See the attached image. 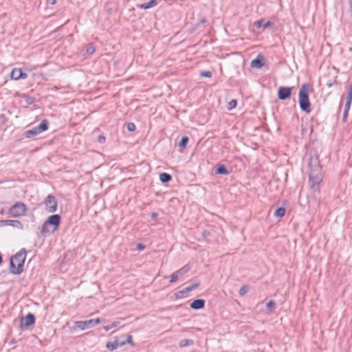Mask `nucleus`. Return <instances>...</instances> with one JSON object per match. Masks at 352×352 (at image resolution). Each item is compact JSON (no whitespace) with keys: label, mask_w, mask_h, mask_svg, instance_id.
Masks as SVG:
<instances>
[{"label":"nucleus","mask_w":352,"mask_h":352,"mask_svg":"<svg viewBox=\"0 0 352 352\" xmlns=\"http://www.w3.org/2000/svg\"><path fill=\"white\" fill-rule=\"evenodd\" d=\"M309 84L303 83L301 85L298 92V103L300 109L306 113H309L311 111V102L309 98Z\"/></svg>","instance_id":"nucleus-3"},{"label":"nucleus","mask_w":352,"mask_h":352,"mask_svg":"<svg viewBox=\"0 0 352 352\" xmlns=\"http://www.w3.org/2000/svg\"><path fill=\"white\" fill-rule=\"evenodd\" d=\"M188 141L189 138L188 136H183L178 144L179 147L182 148H186Z\"/></svg>","instance_id":"nucleus-25"},{"label":"nucleus","mask_w":352,"mask_h":352,"mask_svg":"<svg viewBox=\"0 0 352 352\" xmlns=\"http://www.w3.org/2000/svg\"><path fill=\"white\" fill-rule=\"evenodd\" d=\"M266 307L269 311H272L276 308V303L274 300H270L267 305Z\"/></svg>","instance_id":"nucleus-28"},{"label":"nucleus","mask_w":352,"mask_h":352,"mask_svg":"<svg viewBox=\"0 0 352 352\" xmlns=\"http://www.w3.org/2000/svg\"><path fill=\"white\" fill-rule=\"evenodd\" d=\"M206 22V19L204 18L201 19V23H205Z\"/></svg>","instance_id":"nucleus-48"},{"label":"nucleus","mask_w":352,"mask_h":352,"mask_svg":"<svg viewBox=\"0 0 352 352\" xmlns=\"http://www.w3.org/2000/svg\"><path fill=\"white\" fill-rule=\"evenodd\" d=\"M215 174L217 175H228L229 174V171L228 170L226 166L223 164H219L215 169Z\"/></svg>","instance_id":"nucleus-15"},{"label":"nucleus","mask_w":352,"mask_h":352,"mask_svg":"<svg viewBox=\"0 0 352 352\" xmlns=\"http://www.w3.org/2000/svg\"><path fill=\"white\" fill-rule=\"evenodd\" d=\"M125 344H126L125 339H118L119 347L123 346Z\"/></svg>","instance_id":"nucleus-40"},{"label":"nucleus","mask_w":352,"mask_h":352,"mask_svg":"<svg viewBox=\"0 0 352 352\" xmlns=\"http://www.w3.org/2000/svg\"><path fill=\"white\" fill-rule=\"evenodd\" d=\"M178 276L177 274H176V272H173L170 276V283H175L177 279H178Z\"/></svg>","instance_id":"nucleus-34"},{"label":"nucleus","mask_w":352,"mask_h":352,"mask_svg":"<svg viewBox=\"0 0 352 352\" xmlns=\"http://www.w3.org/2000/svg\"><path fill=\"white\" fill-rule=\"evenodd\" d=\"M158 1L157 0H151L139 6L141 9L147 10L157 6Z\"/></svg>","instance_id":"nucleus-17"},{"label":"nucleus","mask_w":352,"mask_h":352,"mask_svg":"<svg viewBox=\"0 0 352 352\" xmlns=\"http://www.w3.org/2000/svg\"><path fill=\"white\" fill-rule=\"evenodd\" d=\"M106 347L110 350V351H113L114 349H116L117 348L119 347L118 346V338H116L114 341L113 342H107V344H106Z\"/></svg>","instance_id":"nucleus-21"},{"label":"nucleus","mask_w":352,"mask_h":352,"mask_svg":"<svg viewBox=\"0 0 352 352\" xmlns=\"http://www.w3.org/2000/svg\"><path fill=\"white\" fill-rule=\"evenodd\" d=\"M348 113H349V111L344 110L343 118H342V120L344 122H346V118L348 117Z\"/></svg>","instance_id":"nucleus-42"},{"label":"nucleus","mask_w":352,"mask_h":352,"mask_svg":"<svg viewBox=\"0 0 352 352\" xmlns=\"http://www.w3.org/2000/svg\"><path fill=\"white\" fill-rule=\"evenodd\" d=\"M158 214L157 212H153L150 214V217L153 219H155L157 217Z\"/></svg>","instance_id":"nucleus-44"},{"label":"nucleus","mask_w":352,"mask_h":352,"mask_svg":"<svg viewBox=\"0 0 352 352\" xmlns=\"http://www.w3.org/2000/svg\"><path fill=\"white\" fill-rule=\"evenodd\" d=\"M190 265L189 264H186L178 270H177L175 272L177 274L178 277L182 276L184 274H186L190 270Z\"/></svg>","instance_id":"nucleus-19"},{"label":"nucleus","mask_w":352,"mask_h":352,"mask_svg":"<svg viewBox=\"0 0 352 352\" xmlns=\"http://www.w3.org/2000/svg\"><path fill=\"white\" fill-rule=\"evenodd\" d=\"M335 82H336V81H334V82H329V83H328V84H327V86H328L329 87H332V86H333V85Z\"/></svg>","instance_id":"nucleus-46"},{"label":"nucleus","mask_w":352,"mask_h":352,"mask_svg":"<svg viewBox=\"0 0 352 352\" xmlns=\"http://www.w3.org/2000/svg\"><path fill=\"white\" fill-rule=\"evenodd\" d=\"M60 221L61 217L59 214H52L50 216L43 224L41 231V234L45 236L55 232L58 228Z\"/></svg>","instance_id":"nucleus-4"},{"label":"nucleus","mask_w":352,"mask_h":352,"mask_svg":"<svg viewBox=\"0 0 352 352\" xmlns=\"http://www.w3.org/2000/svg\"><path fill=\"white\" fill-rule=\"evenodd\" d=\"M25 101L26 104H32L35 102V98L32 96H25Z\"/></svg>","instance_id":"nucleus-30"},{"label":"nucleus","mask_w":352,"mask_h":352,"mask_svg":"<svg viewBox=\"0 0 352 352\" xmlns=\"http://www.w3.org/2000/svg\"><path fill=\"white\" fill-rule=\"evenodd\" d=\"M28 74L19 68H14L10 73V78L12 80H18L19 79H25Z\"/></svg>","instance_id":"nucleus-11"},{"label":"nucleus","mask_w":352,"mask_h":352,"mask_svg":"<svg viewBox=\"0 0 352 352\" xmlns=\"http://www.w3.org/2000/svg\"><path fill=\"white\" fill-rule=\"evenodd\" d=\"M286 212V210L284 207H279L274 211V216L276 217H283Z\"/></svg>","instance_id":"nucleus-22"},{"label":"nucleus","mask_w":352,"mask_h":352,"mask_svg":"<svg viewBox=\"0 0 352 352\" xmlns=\"http://www.w3.org/2000/svg\"><path fill=\"white\" fill-rule=\"evenodd\" d=\"M10 226L20 230L23 229L22 223L19 220H0V226Z\"/></svg>","instance_id":"nucleus-12"},{"label":"nucleus","mask_w":352,"mask_h":352,"mask_svg":"<svg viewBox=\"0 0 352 352\" xmlns=\"http://www.w3.org/2000/svg\"><path fill=\"white\" fill-rule=\"evenodd\" d=\"M346 98H349V100H352V83L351 84V85L349 88Z\"/></svg>","instance_id":"nucleus-39"},{"label":"nucleus","mask_w":352,"mask_h":352,"mask_svg":"<svg viewBox=\"0 0 352 352\" xmlns=\"http://www.w3.org/2000/svg\"><path fill=\"white\" fill-rule=\"evenodd\" d=\"M190 292L189 289H188V287H185L184 289H182V290H179L177 292L175 293V298L177 299H179V298H182L186 294Z\"/></svg>","instance_id":"nucleus-23"},{"label":"nucleus","mask_w":352,"mask_h":352,"mask_svg":"<svg viewBox=\"0 0 352 352\" xmlns=\"http://www.w3.org/2000/svg\"><path fill=\"white\" fill-rule=\"evenodd\" d=\"M100 322V318H96V319H90L88 320H85V321H82V320L76 321L75 324L80 329L85 330V329L95 327Z\"/></svg>","instance_id":"nucleus-8"},{"label":"nucleus","mask_w":352,"mask_h":352,"mask_svg":"<svg viewBox=\"0 0 352 352\" xmlns=\"http://www.w3.org/2000/svg\"><path fill=\"white\" fill-rule=\"evenodd\" d=\"M292 87H280L278 89L277 97L280 100H285L292 96Z\"/></svg>","instance_id":"nucleus-10"},{"label":"nucleus","mask_w":352,"mask_h":352,"mask_svg":"<svg viewBox=\"0 0 352 352\" xmlns=\"http://www.w3.org/2000/svg\"><path fill=\"white\" fill-rule=\"evenodd\" d=\"M56 3V0H47V5H55Z\"/></svg>","instance_id":"nucleus-43"},{"label":"nucleus","mask_w":352,"mask_h":352,"mask_svg":"<svg viewBox=\"0 0 352 352\" xmlns=\"http://www.w3.org/2000/svg\"><path fill=\"white\" fill-rule=\"evenodd\" d=\"M213 232L214 230L212 228L202 230L201 234L203 239L210 241V237L212 236Z\"/></svg>","instance_id":"nucleus-16"},{"label":"nucleus","mask_w":352,"mask_h":352,"mask_svg":"<svg viewBox=\"0 0 352 352\" xmlns=\"http://www.w3.org/2000/svg\"><path fill=\"white\" fill-rule=\"evenodd\" d=\"M126 344H130L131 345H134L133 342V338L131 335H127L125 338Z\"/></svg>","instance_id":"nucleus-35"},{"label":"nucleus","mask_w":352,"mask_h":352,"mask_svg":"<svg viewBox=\"0 0 352 352\" xmlns=\"http://www.w3.org/2000/svg\"><path fill=\"white\" fill-rule=\"evenodd\" d=\"M265 65V58L263 55L258 54L256 58L251 61L250 65L253 68L260 69Z\"/></svg>","instance_id":"nucleus-13"},{"label":"nucleus","mask_w":352,"mask_h":352,"mask_svg":"<svg viewBox=\"0 0 352 352\" xmlns=\"http://www.w3.org/2000/svg\"><path fill=\"white\" fill-rule=\"evenodd\" d=\"M254 25L256 28H260L262 26H263L265 28L272 26V23L270 21H265L264 19H261V20L255 21Z\"/></svg>","instance_id":"nucleus-18"},{"label":"nucleus","mask_w":352,"mask_h":352,"mask_svg":"<svg viewBox=\"0 0 352 352\" xmlns=\"http://www.w3.org/2000/svg\"><path fill=\"white\" fill-rule=\"evenodd\" d=\"M199 75L201 77L210 78L212 76V73L210 71H201Z\"/></svg>","instance_id":"nucleus-33"},{"label":"nucleus","mask_w":352,"mask_h":352,"mask_svg":"<svg viewBox=\"0 0 352 352\" xmlns=\"http://www.w3.org/2000/svg\"><path fill=\"white\" fill-rule=\"evenodd\" d=\"M106 141V138L103 135H100L98 137V142L100 144H104Z\"/></svg>","instance_id":"nucleus-38"},{"label":"nucleus","mask_w":352,"mask_h":352,"mask_svg":"<svg viewBox=\"0 0 352 352\" xmlns=\"http://www.w3.org/2000/svg\"><path fill=\"white\" fill-rule=\"evenodd\" d=\"M3 263V256L2 255L0 254V265L2 264Z\"/></svg>","instance_id":"nucleus-47"},{"label":"nucleus","mask_w":352,"mask_h":352,"mask_svg":"<svg viewBox=\"0 0 352 352\" xmlns=\"http://www.w3.org/2000/svg\"><path fill=\"white\" fill-rule=\"evenodd\" d=\"M348 1H349V7H350V11H351V13L352 15V0H348Z\"/></svg>","instance_id":"nucleus-45"},{"label":"nucleus","mask_w":352,"mask_h":352,"mask_svg":"<svg viewBox=\"0 0 352 352\" xmlns=\"http://www.w3.org/2000/svg\"><path fill=\"white\" fill-rule=\"evenodd\" d=\"M126 128H127V130L130 132H133L136 129V126H135V124L133 122H129L127 124H126Z\"/></svg>","instance_id":"nucleus-32"},{"label":"nucleus","mask_w":352,"mask_h":352,"mask_svg":"<svg viewBox=\"0 0 352 352\" xmlns=\"http://www.w3.org/2000/svg\"><path fill=\"white\" fill-rule=\"evenodd\" d=\"M49 127V122L47 120H43L41 122L36 126L33 127L30 130L25 132V137L26 138H32L38 134L47 131Z\"/></svg>","instance_id":"nucleus-5"},{"label":"nucleus","mask_w":352,"mask_h":352,"mask_svg":"<svg viewBox=\"0 0 352 352\" xmlns=\"http://www.w3.org/2000/svg\"><path fill=\"white\" fill-rule=\"evenodd\" d=\"M25 258L26 250L25 248H22L10 258V272L15 275L21 274L23 272V265Z\"/></svg>","instance_id":"nucleus-2"},{"label":"nucleus","mask_w":352,"mask_h":352,"mask_svg":"<svg viewBox=\"0 0 352 352\" xmlns=\"http://www.w3.org/2000/svg\"><path fill=\"white\" fill-rule=\"evenodd\" d=\"M236 104L237 100L236 99H233L228 102L227 108L228 110H232L236 107Z\"/></svg>","instance_id":"nucleus-27"},{"label":"nucleus","mask_w":352,"mask_h":352,"mask_svg":"<svg viewBox=\"0 0 352 352\" xmlns=\"http://www.w3.org/2000/svg\"><path fill=\"white\" fill-rule=\"evenodd\" d=\"M172 176L169 173H162L160 174V180L164 184L170 182Z\"/></svg>","instance_id":"nucleus-20"},{"label":"nucleus","mask_w":352,"mask_h":352,"mask_svg":"<svg viewBox=\"0 0 352 352\" xmlns=\"http://www.w3.org/2000/svg\"><path fill=\"white\" fill-rule=\"evenodd\" d=\"M137 249L139 250H143L145 249V245L142 243H138L136 245Z\"/></svg>","instance_id":"nucleus-41"},{"label":"nucleus","mask_w":352,"mask_h":352,"mask_svg":"<svg viewBox=\"0 0 352 352\" xmlns=\"http://www.w3.org/2000/svg\"><path fill=\"white\" fill-rule=\"evenodd\" d=\"M96 52V47L93 43L89 44L86 47L85 53L87 55H92Z\"/></svg>","instance_id":"nucleus-24"},{"label":"nucleus","mask_w":352,"mask_h":352,"mask_svg":"<svg viewBox=\"0 0 352 352\" xmlns=\"http://www.w3.org/2000/svg\"><path fill=\"white\" fill-rule=\"evenodd\" d=\"M352 100H349L346 98V101L344 106V110L349 111L351 105Z\"/></svg>","instance_id":"nucleus-36"},{"label":"nucleus","mask_w":352,"mask_h":352,"mask_svg":"<svg viewBox=\"0 0 352 352\" xmlns=\"http://www.w3.org/2000/svg\"><path fill=\"white\" fill-rule=\"evenodd\" d=\"M199 286V283H194L188 287V289H189L190 292L197 289L198 287Z\"/></svg>","instance_id":"nucleus-37"},{"label":"nucleus","mask_w":352,"mask_h":352,"mask_svg":"<svg viewBox=\"0 0 352 352\" xmlns=\"http://www.w3.org/2000/svg\"><path fill=\"white\" fill-rule=\"evenodd\" d=\"M119 324V322H112L111 324H109V325H107V326H104L103 327V329L106 331H109L110 329L117 327L118 325Z\"/></svg>","instance_id":"nucleus-29"},{"label":"nucleus","mask_w":352,"mask_h":352,"mask_svg":"<svg viewBox=\"0 0 352 352\" xmlns=\"http://www.w3.org/2000/svg\"><path fill=\"white\" fill-rule=\"evenodd\" d=\"M36 318L32 313H28L25 317L21 318L20 327L21 329H28V327L35 324Z\"/></svg>","instance_id":"nucleus-9"},{"label":"nucleus","mask_w":352,"mask_h":352,"mask_svg":"<svg viewBox=\"0 0 352 352\" xmlns=\"http://www.w3.org/2000/svg\"><path fill=\"white\" fill-rule=\"evenodd\" d=\"M26 212V206L21 201L16 202L9 210L10 215L14 217L24 216Z\"/></svg>","instance_id":"nucleus-6"},{"label":"nucleus","mask_w":352,"mask_h":352,"mask_svg":"<svg viewBox=\"0 0 352 352\" xmlns=\"http://www.w3.org/2000/svg\"><path fill=\"white\" fill-rule=\"evenodd\" d=\"M309 182L311 183V188L318 186L322 182L321 166L317 156H311L309 162Z\"/></svg>","instance_id":"nucleus-1"},{"label":"nucleus","mask_w":352,"mask_h":352,"mask_svg":"<svg viewBox=\"0 0 352 352\" xmlns=\"http://www.w3.org/2000/svg\"><path fill=\"white\" fill-rule=\"evenodd\" d=\"M193 344V341L190 339H183L179 342V346L180 347H184L190 346Z\"/></svg>","instance_id":"nucleus-26"},{"label":"nucleus","mask_w":352,"mask_h":352,"mask_svg":"<svg viewBox=\"0 0 352 352\" xmlns=\"http://www.w3.org/2000/svg\"><path fill=\"white\" fill-rule=\"evenodd\" d=\"M44 204L45 206V210L50 213H52L57 210V200L56 197L52 195H48L45 201Z\"/></svg>","instance_id":"nucleus-7"},{"label":"nucleus","mask_w":352,"mask_h":352,"mask_svg":"<svg viewBox=\"0 0 352 352\" xmlns=\"http://www.w3.org/2000/svg\"><path fill=\"white\" fill-rule=\"evenodd\" d=\"M205 303L206 302L204 299H196L190 303V307L192 309L199 310L204 307Z\"/></svg>","instance_id":"nucleus-14"},{"label":"nucleus","mask_w":352,"mask_h":352,"mask_svg":"<svg viewBox=\"0 0 352 352\" xmlns=\"http://www.w3.org/2000/svg\"><path fill=\"white\" fill-rule=\"evenodd\" d=\"M248 286H246V285H243V286H242V287L240 288V289H239V295H241V296H243V295H245L246 293H248Z\"/></svg>","instance_id":"nucleus-31"}]
</instances>
